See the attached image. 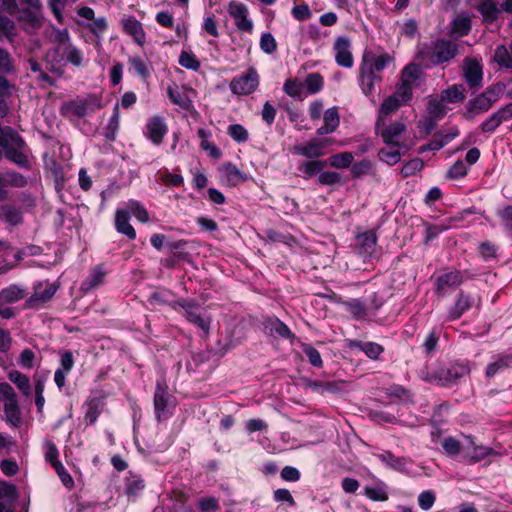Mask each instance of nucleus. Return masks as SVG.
<instances>
[{
  "instance_id": "nucleus-1",
  "label": "nucleus",
  "mask_w": 512,
  "mask_h": 512,
  "mask_svg": "<svg viewBox=\"0 0 512 512\" xmlns=\"http://www.w3.org/2000/svg\"><path fill=\"white\" fill-rule=\"evenodd\" d=\"M394 61L388 53L364 54L359 67V85L366 96H372L375 84L382 80L380 73Z\"/></svg>"
},
{
  "instance_id": "nucleus-4",
  "label": "nucleus",
  "mask_w": 512,
  "mask_h": 512,
  "mask_svg": "<svg viewBox=\"0 0 512 512\" xmlns=\"http://www.w3.org/2000/svg\"><path fill=\"white\" fill-rule=\"evenodd\" d=\"M458 54V45L447 39H437L429 45H424L417 52L422 61H429L433 65H441L451 61Z\"/></svg>"
},
{
  "instance_id": "nucleus-49",
  "label": "nucleus",
  "mask_w": 512,
  "mask_h": 512,
  "mask_svg": "<svg viewBox=\"0 0 512 512\" xmlns=\"http://www.w3.org/2000/svg\"><path fill=\"white\" fill-rule=\"evenodd\" d=\"M8 378L11 382H13L19 390H21L25 395H29L30 393V381L29 378L20 373L19 371H11L8 375Z\"/></svg>"
},
{
  "instance_id": "nucleus-33",
  "label": "nucleus",
  "mask_w": 512,
  "mask_h": 512,
  "mask_svg": "<svg viewBox=\"0 0 512 512\" xmlns=\"http://www.w3.org/2000/svg\"><path fill=\"white\" fill-rule=\"evenodd\" d=\"M472 307V299L468 295H464L463 293L459 294L457 302L455 305L449 310L448 320H456L460 318L464 312L469 310Z\"/></svg>"
},
{
  "instance_id": "nucleus-20",
  "label": "nucleus",
  "mask_w": 512,
  "mask_h": 512,
  "mask_svg": "<svg viewBox=\"0 0 512 512\" xmlns=\"http://www.w3.org/2000/svg\"><path fill=\"white\" fill-rule=\"evenodd\" d=\"M57 287L50 283H39L34 288V293L27 300L29 307H36L38 303L49 301L56 293Z\"/></svg>"
},
{
  "instance_id": "nucleus-61",
  "label": "nucleus",
  "mask_w": 512,
  "mask_h": 512,
  "mask_svg": "<svg viewBox=\"0 0 512 512\" xmlns=\"http://www.w3.org/2000/svg\"><path fill=\"white\" fill-rule=\"evenodd\" d=\"M273 499L275 502L279 503H287L289 507H294L296 502L288 489L279 488L276 489L273 493Z\"/></svg>"
},
{
  "instance_id": "nucleus-51",
  "label": "nucleus",
  "mask_w": 512,
  "mask_h": 512,
  "mask_svg": "<svg viewBox=\"0 0 512 512\" xmlns=\"http://www.w3.org/2000/svg\"><path fill=\"white\" fill-rule=\"evenodd\" d=\"M303 84L304 89L306 88L310 94H315L323 87V77L319 73H310Z\"/></svg>"
},
{
  "instance_id": "nucleus-46",
  "label": "nucleus",
  "mask_w": 512,
  "mask_h": 512,
  "mask_svg": "<svg viewBox=\"0 0 512 512\" xmlns=\"http://www.w3.org/2000/svg\"><path fill=\"white\" fill-rule=\"evenodd\" d=\"M325 164L326 162L321 160L307 161L301 164L298 170L305 178H310L320 173Z\"/></svg>"
},
{
  "instance_id": "nucleus-31",
  "label": "nucleus",
  "mask_w": 512,
  "mask_h": 512,
  "mask_svg": "<svg viewBox=\"0 0 512 512\" xmlns=\"http://www.w3.org/2000/svg\"><path fill=\"white\" fill-rule=\"evenodd\" d=\"M27 295L26 290L18 285L12 284L0 291V300L7 305L16 303Z\"/></svg>"
},
{
  "instance_id": "nucleus-34",
  "label": "nucleus",
  "mask_w": 512,
  "mask_h": 512,
  "mask_svg": "<svg viewBox=\"0 0 512 512\" xmlns=\"http://www.w3.org/2000/svg\"><path fill=\"white\" fill-rule=\"evenodd\" d=\"M400 144H387L378 152L379 159L388 165H395L401 160Z\"/></svg>"
},
{
  "instance_id": "nucleus-52",
  "label": "nucleus",
  "mask_w": 512,
  "mask_h": 512,
  "mask_svg": "<svg viewBox=\"0 0 512 512\" xmlns=\"http://www.w3.org/2000/svg\"><path fill=\"white\" fill-rule=\"evenodd\" d=\"M129 64L136 74H138L143 80H146L150 76V69L147 63L139 56H134L129 59Z\"/></svg>"
},
{
  "instance_id": "nucleus-50",
  "label": "nucleus",
  "mask_w": 512,
  "mask_h": 512,
  "mask_svg": "<svg viewBox=\"0 0 512 512\" xmlns=\"http://www.w3.org/2000/svg\"><path fill=\"white\" fill-rule=\"evenodd\" d=\"M63 50V57L70 62L71 64L75 66H81L83 62V55L82 52L73 46L72 44H69L62 48Z\"/></svg>"
},
{
  "instance_id": "nucleus-47",
  "label": "nucleus",
  "mask_w": 512,
  "mask_h": 512,
  "mask_svg": "<svg viewBox=\"0 0 512 512\" xmlns=\"http://www.w3.org/2000/svg\"><path fill=\"white\" fill-rule=\"evenodd\" d=\"M145 488L144 480L137 475H131L126 479V494L128 496L136 497Z\"/></svg>"
},
{
  "instance_id": "nucleus-28",
  "label": "nucleus",
  "mask_w": 512,
  "mask_h": 512,
  "mask_svg": "<svg viewBox=\"0 0 512 512\" xmlns=\"http://www.w3.org/2000/svg\"><path fill=\"white\" fill-rule=\"evenodd\" d=\"M0 179L2 180V188L4 190V197L0 198V201H4L8 196V191L6 189L7 186L21 188L27 184L26 178L22 174L15 171L6 172L5 177L0 175Z\"/></svg>"
},
{
  "instance_id": "nucleus-56",
  "label": "nucleus",
  "mask_w": 512,
  "mask_h": 512,
  "mask_svg": "<svg viewBox=\"0 0 512 512\" xmlns=\"http://www.w3.org/2000/svg\"><path fill=\"white\" fill-rule=\"evenodd\" d=\"M412 90V85L401 80L392 96L405 104L412 98Z\"/></svg>"
},
{
  "instance_id": "nucleus-14",
  "label": "nucleus",
  "mask_w": 512,
  "mask_h": 512,
  "mask_svg": "<svg viewBox=\"0 0 512 512\" xmlns=\"http://www.w3.org/2000/svg\"><path fill=\"white\" fill-rule=\"evenodd\" d=\"M335 61L344 68H351L354 60L351 53V42L347 37L340 36L334 43Z\"/></svg>"
},
{
  "instance_id": "nucleus-60",
  "label": "nucleus",
  "mask_w": 512,
  "mask_h": 512,
  "mask_svg": "<svg viewBox=\"0 0 512 512\" xmlns=\"http://www.w3.org/2000/svg\"><path fill=\"white\" fill-rule=\"evenodd\" d=\"M444 101H441V98L439 99H431L428 102V112L433 115L434 117L441 118L447 113V109L444 105Z\"/></svg>"
},
{
  "instance_id": "nucleus-9",
  "label": "nucleus",
  "mask_w": 512,
  "mask_h": 512,
  "mask_svg": "<svg viewBox=\"0 0 512 512\" xmlns=\"http://www.w3.org/2000/svg\"><path fill=\"white\" fill-rule=\"evenodd\" d=\"M496 451L490 447L478 445L472 436L463 437L462 459L470 464L477 463L488 456L496 455Z\"/></svg>"
},
{
  "instance_id": "nucleus-27",
  "label": "nucleus",
  "mask_w": 512,
  "mask_h": 512,
  "mask_svg": "<svg viewBox=\"0 0 512 512\" xmlns=\"http://www.w3.org/2000/svg\"><path fill=\"white\" fill-rule=\"evenodd\" d=\"M465 97V88L462 84H453L440 93L441 101L451 104L461 103Z\"/></svg>"
},
{
  "instance_id": "nucleus-6",
  "label": "nucleus",
  "mask_w": 512,
  "mask_h": 512,
  "mask_svg": "<svg viewBox=\"0 0 512 512\" xmlns=\"http://www.w3.org/2000/svg\"><path fill=\"white\" fill-rule=\"evenodd\" d=\"M470 369L464 362L451 363L446 367L439 368L434 372L433 380L441 386H451L458 379L467 375Z\"/></svg>"
},
{
  "instance_id": "nucleus-40",
  "label": "nucleus",
  "mask_w": 512,
  "mask_h": 512,
  "mask_svg": "<svg viewBox=\"0 0 512 512\" xmlns=\"http://www.w3.org/2000/svg\"><path fill=\"white\" fill-rule=\"evenodd\" d=\"M283 90L290 97L303 100L306 97L304 84L298 80L288 79L284 83Z\"/></svg>"
},
{
  "instance_id": "nucleus-19",
  "label": "nucleus",
  "mask_w": 512,
  "mask_h": 512,
  "mask_svg": "<svg viewBox=\"0 0 512 512\" xmlns=\"http://www.w3.org/2000/svg\"><path fill=\"white\" fill-rule=\"evenodd\" d=\"M89 102L87 99L77 98L75 100L64 103L61 106V113L67 118H82L88 114Z\"/></svg>"
},
{
  "instance_id": "nucleus-5",
  "label": "nucleus",
  "mask_w": 512,
  "mask_h": 512,
  "mask_svg": "<svg viewBox=\"0 0 512 512\" xmlns=\"http://www.w3.org/2000/svg\"><path fill=\"white\" fill-rule=\"evenodd\" d=\"M260 77L255 68L250 67L243 74L234 77L230 82V90L238 96L249 95L259 86Z\"/></svg>"
},
{
  "instance_id": "nucleus-59",
  "label": "nucleus",
  "mask_w": 512,
  "mask_h": 512,
  "mask_svg": "<svg viewBox=\"0 0 512 512\" xmlns=\"http://www.w3.org/2000/svg\"><path fill=\"white\" fill-rule=\"evenodd\" d=\"M0 216L13 225L18 224L21 221L20 212L9 205L0 208Z\"/></svg>"
},
{
  "instance_id": "nucleus-62",
  "label": "nucleus",
  "mask_w": 512,
  "mask_h": 512,
  "mask_svg": "<svg viewBox=\"0 0 512 512\" xmlns=\"http://www.w3.org/2000/svg\"><path fill=\"white\" fill-rule=\"evenodd\" d=\"M423 161L420 158H415L405 163L401 169V173L404 177L414 175L416 172L423 168Z\"/></svg>"
},
{
  "instance_id": "nucleus-38",
  "label": "nucleus",
  "mask_w": 512,
  "mask_h": 512,
  "mask_svg": "<svg viewBox=\"0 0 512 512\" xmlns=\"http://www.w3.org/2000/svg\"><path fill=\"white\" fill-rule=\"evenodd\" d=\"M422 75V69L419 65L410 63L404 67L401 74V80L414 86L418 82Z\"/></svg>"
},
{
  "instance_id": "nucleus-44",
  "label": "nucleus",
  "mask_w": 512,
  "mask_h": 512,
  "mask_svg": "<svg viewBox=\"0 0 512 512\" xmlns=\"http://www.w3.org/2000/svg\"><path fill=\"white\" fill-rule=\"evenodd\" d=\"M167 94H168V97L170 99V101L181 107V108H184V109H188L189 106H190V101L188 100V98L186 96H184L178 86L176 84H173V85H170L168 86L167 88Z\"/></svg>"
},
{
  "instance_id": "nucleus-35",
  "label": "nucleus",
  "mask_w": 512,
  "mask_h": 512,
  "mask_svg": "<svg viewBox=\"0 0 512 512\" xmlns=\"http://www.w3.org/2000/svg\"><path fill=\"white\" fill-rule=\"evenodd\" d=\"M363 493L368 499L372 501L382 502L388 500L387 485L382 481H379L373 486H365Z\"/></svg>"
},
{
  "instance_id": "nucleus-39",
  "label": "nucleus",
  "mask_w": 512,
  "mask_h": 512,
  "mask_svg": "<svg viewBox=\"0 0 512 512\" xmlns=\"http://www.w3.org/2000/svg\"><path fill=\"white\" fill-rule=\"evenodd\" d=\"M493 58L501 68H512V54L505 45H499L495 48Z\"/></svg>"
},
{
  "instance_id": "nucleus-26",
  "label": "nucleus",
  "mask_w": 512,
  "mask_h": 512,
  "mask_svg": "<svg viewBox=\"0 0 512 512\" xmlns=\"http://www.w3.org/2000/svg\"><path fill=\"white\" fill-rule=\"evenodd\" d=\"M115 226L119 233L127 236L129 239L133 240L136 238V231L129 222L128 211L123 209L116 211Z\"/></svg>"
},
{
  "instance_id": "nucleus-8",
  "label": "nucleus",
  "mask_w": 512,
  "mask_h": 512,
  "mask_svg": "<svg viewBox=\"0 0 512 512\" xmlns=\"http://www.w3.org/2000/svg\"><path fill=\"white\" fill-rule=\"evenodd\" d=\"M175 310H178V307L184 310V315L188 321L197 325L200 329L207 332L209 330L210 320L206 317L198 304L191 300H178L175 301L172 305Z\"/></svg>"
},
{
  "instance_id": "nucleus-7",
  "label": "nucleus",
  "mask_w": 512,
  "mask_h": 512,
  "mask_svg": "<svg viewBox=\"0 0 512 512\" xmlns=\"http://www.w3.org/2000/svg\"><path fill=\"white\" fill-rule=\"evenodd\" d=\"M227 12L239 31L249 34L253 32V20L249 17L248 7L244 3L236 0L230 1L227 5Z\"/></svg>"
},
{
  "instance_id": "nucleus-11",
  "label": "nucleus",
  "mask_w": 512,
  "mask_h": 512,
  "mask_svg": "<svg viewBox=\"0 0 512 512\" xmlns=\"http://www.w3.org/2000/svg\"><path fill=\"white\" fill-rule=\"evenodd\" d=\"M463 76L470 89H478L482 86L483 67L479 60L467 58L463 64Z\"/></svg>"
},
{
  "instance_id": "nucleus-45",
  "label": "nucleus",
  "mask_w": 512,
  "mask_h": 512,
  "mask_svg": "<svg viewBox=\"0 0 512 512\" xmlns=\"http://www.w3.org/2000/svg\"><path fill=\"white\" fill-rule=\"evenodd\" d=\"M442 448L444 452L450 457H455L458 455L462 457L463 440L458 441L453 437H447L442 442Z\"/></svg>"
},
{
  "instance_id": "nucleus-29",
  "label": "nucleus",
  "mask_w": 512,
  "mask_h": 512,
  "mask_svg": "<svg viewBox=\"0 0 512 512\" xmlns=\"http://www.w3.org/2000/svg\"><path fill=\"white\" fill-rule=\"evenodd\" d=\"M376 243L377 237L373 231H366L357 236V245L360 252L366 256H371L374 253Z\"/></svg>"
},
{
  "instance_id": "nucleus-17",
  "label": "nucleus",
  "mask_w": 512,
  "mask_h": 512,
  "mask_svg": "<svg viewBox=\"0 0 512 512\" xmlns=\"http://www.w3.org/2000/svg\"><path fill=\"white\" fill-rule=\"evenodd\" d=\"M27 4H29L34 11H24L22 15V20L25 25V29L29 33H34L38 28H40L42 23V16L40 13L41 4L39 0H23Z\"/></svg>"
},
{
  "instance_id": "nucleus-53",
  "label": "nucleus",
  "mask_w": 512,
  "mask_h": 512,
  "mask_svg": "<svg viewBox=\"0 0 512 512\" xmlns=\"http://www.w3.org/2000/svg\"><path fill=\"white\" fill-rule=\"evenodd\" d=\"M227 133L237 143H244L249 139L247 129L241 124L229 125Z\"/></svg>"
},
{
  "instance_id": "nucleus-54",
  "label": "nucleus",
  "mask_w": 512,
  "mask_h": 512,
  "mask_svg": "<svg viewBox=\"0 0 512 512\" xmlns=\"http://www.w3.org/2000/svg\"><path fill=\"white\" fill-rule=\"evenodd\" d=\"M224 176L227 184L230 186H236L246 180V177L241 173V171L236 166L232 165L226 167Z\"/></svg>"
},
{
  "instance_id": "nucleus-57",
  "label": "nucleus",
  "mask_w": 512,
  "mask_h": 512,
  "mask_svg": "<svg viewBox=\"0 0 512 512\" xmlns=\"http://www.w3.org/2000/svg\"><path fill=\"white\" fill-rule=\"evenodd\" d=\"M346 310L356 319H362L366 316V308L364 304L357 299H353L344 303Z\"/></svg>"
},
{
  "instance_id": "nucleus-25",
  "label": "nucleus",
  "mask_w": 512,
  "mask_h": 512,
  "mask_svg": "<svg viewBox=\"0 0 512 512\" xmlns=\"http://www.w3.org/2000/svg\"><path fill=\"white\" fill-rule=\"evenodd\" d=\"M389 468L401 472L408 473V464L410 461L405 457H396L389 451H385L377 456Z\"/></svg>"
},
{
  "instance_id": "nucleus-18",
  "label": "nucleus",
  "mask_w": 512,
  "mask_h": 512,
  "mask_svg": "<svg viewBox=\"0 0 512 512\" xmlns=\"http://www.w3.org/2000/svg\"><path fill=\"white\" fill-rule=\"evenodd\" d=\"M168 128L161 116H154L146 124V136L155 145H159L167 134Z\"/></svg>"
},
{
  "instance_id": "nucleus-42",
  "label": "nucleus",
  "mask_w": 512,
  "mask_h": 512,
  "mask_svg": "<svg viewBox=\"0 0 512 512\" xmlns=\"http://www.w3.org/2000/svg\"><path fill=\"white\" fill-rule=\"evenodd\" d=\"M3 407L7 420L13 425H17L20 422V409L17 399H8L4 401Z\"/></svg>"
},
{
  "instance_id": "nucleus-43",
  "label": "nucleus",
  "mask_w": 512,
  "mask_h": 512,
  "mask_svg": "<svg viewBox=\"0 0 512 512\" xmlns=\"http://www.w3.org/2000/svg\"><path fill=\"white\" fill-rule=\"evenodd\" d=\"M354 155L351 152H342L329 158V164L337 169H345L352 165Z\"/></svg>"
},
{
  "instance_id": "nucleus-63",
  "label": "nucleus",
  "mask_w": 512,
  "mask_h": 512,
  "mask_svg": "<svg viewBox=\"0 0 512 512\" xmlns=\"http://www.w3.org/2000/svg\"><path fill=\"white\" fill-rule=\"evenodd\" d=\"M468 167L462 160H457L448 170V177L459 179L467 174Z\"/></svg>"
},
{
  "instance_id": "nucleus-37",
  "label": "nucleus",
  "mask_w": 512,
  "mask_h": 512,
  "mask_svg": "<svg viewBox=\"0 0 512 512\" xmlns=\"http://www.w3.org/2000/svg\"><path fill=\"white\" fill-rule=\"evenodd\" d=\"M401 105H403V103L394 96L391 95L387 97L381 104L377 120H387V118L392 113L396 112Z\"/></svg>"
},
{
  "instance_id": "nucleus-32",
  "label": "nucleus",
  "mask_w": 512,
  "mask_h": 512,
  "mask_svg": "<svg viewBox=\"0 0 512 512\" xmlns=\"http://www.w3.org/2000/svg\"><path fill=\"white\" fill-rule=\"evenodd\" d=\"M350 347L361 350L368 358L373 360L378 359L384 352L383 346L376 342L353 341L351 342Z\"/></svg>"
},
{
  "instance_id": "nucleus-21",
  "label": "nucleus",
  "mask_w": 512,
  "mask_h": 512,
  "mask_svg": "<svg viewBox=\"0 0 512 512\" xmlns=\"http://www.w3.org/2000/svg\"><path fill=\"white\" fill-rule=\"evenodd\" d=\"M123 30L130 35L134 41L143 46L146 42V34L140 21L134 17H127L122 20Z\"/></svg>"
},
{
  "instance_id": "nucleus-41",
  "label": "nucleus",
  "mask_w": 512,
  "mask_h": 512,
  "mask_svg": "<svg viewBox=\"0 0 512 512\" xmlns=\"http://www.w3.org/2000/svg\"><path fill=\"white\" fill-rule=\"evenodd\" d=\"M512 363V355L499 356L494 362L490 363L486 368V376L493 377L498 372L504 370Z\"/></svg>"
},
{
  "instance_id": "nucleus-55",
  "label": "nucleus",
  "mask_w": 512,
  "mask_h": 512,
  "mask_svg": "<svg viewBox=\"0 0 512 512\" xmlns=\"http://www.w3.org/2000/svg\"><path fill=\"white\" fill-rule=\"evenodd\" d=\"M179 64L189 70L197 71L200 68V62L197 57L187 51H182L179 56Z\"/></svg>"
},
{
  "instance_id": "nucleus-16",
  "label": "nucleus",
  "mask_w": 512,
  "mask_h": 512,
  "mask_svg": "<svg viewBox=\"0 0 512 512\" xmlns=\"http://www.w3.org/2000/svg\"><path fill=\"white\" fill-rule=\"evenodd\" d=\"M169 401L170 395L167 385L163 381L158 380L154 394V408L159 421L168 417L166 409L169 405Z\"/></svg>"
},
{
  "instance_id": "nucleus-64",
  "label": "nucleus",
  "mask_w": 512,
  "mask_h": 512,
  "mask_svg": "<svg viewBox=\"0 0 512 512\" xmlns=\"http://www.w3.org/2000/svg\"><path fill=\"white\" fill-rule=\"evenodd\" d=\"M435 499H436L435 494L432 491H430V490L423 491L420 493V495L418 497V504L421 509L427 511L432 508V506L434 505Z\"/></svg>"
},
{
  "instance_id": "nucleus-13",
  "label": "nucleus",
  "mask_w": 512,
  "mask_h": 512,
  "mask_svg": "<svg viewBox=\"0 0 512 512\" xmlns=\"http://www.w3.org/2000/svg\"><path fill=\"white\" fill-rule=\"evenodd\" d=\"M328 146V140L313 138L306 144H297L293 151L309 159L319 158L325 154V148Z\"/></svg>"
},
{
  "instance_id": "nucleus-10",
  "label": "nucleus",
  "mask_w": 512,
  "mask_h": 512,
  "mask_svg": "<svg viewBox=\"0 0 512 512\" xmlns=\"http://www.w3.org/2000/svg\"><path fill=\"white\" fill-rule=\"evenodd\" d=\"M376 133L379 134L386 144H400L399 139L405 131L406 126L401 121L388 123L387 120H377L375 125Z\"/></svg>"
},
{
  "instance_id": "nucleus-22",
  "label": "nucleus",
  "mask_w": 512,
  "mask_h": 512,
  "mask_svg": "<svg viewBox=\"0 0 512 512\" xmlns=\"http://www.w3.org/2000/svg\"><path fill=\"white\" fill-rule=\"evenodd\" d=\"M477 10L482 16V20L486 24H491L497 21L501 10V5L498 6L495 0H481L477 5Z\"/></svg>"
},
{
  "instance_id": "nucleus-23",
  "label": "nucleus",
  "mask_w": 512,
  "mask_h": 512,
  "mask_svg": "<svg viewBox=\"0 0 512 512\" xmlns=\"http://www.w3.org/2000/svg\"><path fill=\"white\" fill-rule=\"evenodd\" d=\"M464 280L462 273L458 270H452L440 275L436 281L437 291L445 293L449 288L458 287Z\"/></svg>"
},
{
  "instance_id": "nucleus-12",
  "label": "nucleus",
  "mask_w": 512,
  "mask_h": 512,
  "mask_svg": "<svg viewBox=\"0 0 512 512\" xmlns=\"http://www.w3.org/2000/svg\"><path fill=\"white\" fill-rule=\"evenodd\" d=\"M512 118V103H509L488 116L479 128L483 133H493L505 121Z\"/></svg>"
},
{
  "instance_id": "nucleus-58",
  "label": "nucleus",
  "mask_w": 512,
  "mask_h": 512,
  "mask_svg": "<svg viewBox=\"0 0 512 512\" xmlns=\"http://www.w3.org/2000/svg\"><path fill=\"white\" fill-rule=\"evenodd\" d=\"M373 168V163L369 159H363L351 166V175L353 178H360L369 174Z\"/></svg>"
},
{
  "instance_id": "nucleus-36",
  "label": "nucleus",
  "mask_w": 512,
  "mask_h": 512,
  "mask_svg": "<svg viewBox=\"0 0 512 512\" xmlns=\"http://www.w3.org/2000/svg\"><path fill=\"white\" fill-rule=\"evenodd\" d=\"M266 328L269 330L270 335L281 338L292 337V332L289 327L279 319H271L267 322Z\"/></svg>"
},
{
  "instance_id": "nucleus-15",
  "label": "nucleus",
  "mask_w": 512,
  "mask_h": 512,
  "mask_svg": "<svg viewBox=\"0 0 512 512\" xmlns=\"http://www.w3.org/2000/svg\"><path fill=\"white\" fill-rule=\"evenodd\" d=\"M107 270L103 264L93 267L87 277L82 281L80 290L84 293L92 292L105 283Z\"/></svg>"
},
{
  "instance_id": "nucleus-24",
  "label": "nucleus",
  "mask_w": 512,
  "mask_h": 512,
  "mask_svg": "<svg viewBox=\"0 0 512 512\" xmlns=\"http://www.w3.org/2000/svg\"><path fill=\"white\" fill-rule=\"evenodd\" d=\"M324 125L317 129L318 135L333 133L340 124V116L337 107H331L323 113Z\"/></svg>"
},
{
  "instance_id": "nucleus-30",
  "label": "nucleus",
  "mask_w": 512,
  "mask_h": 512,
  "mask_svg": "<svg viewBox=\"0 0 512 512\" xmlns=\"http://www.w3.org/2000/svg\"><path fill=\"white\" fill-rule=\"evenodd\" d=\"M471 30V17L467 13H460L451 22V32L458 37L467 35Z\"/></svg>"
},
{
  "instance_id": "nucleus-2",
  "label": "nucleus",
  "mask_w": 512,
  "mask_h": 512,
  "mask_svg": "<svg viewBox=\"0 0 512 512\" xmlns=\"http://www.w3.org/2000/svg\"><path fill=\"white\" fill-rule=\"evenodd\" d=\"M0 146L6 159L21 168L30 166L25 152V142L16 131L9 127L0 126Z\"/></svg>"
},
{
  "instance_id": "nucleus-3",
  "label": "nucleus",
  "mask_w": 512,
  "mask_h": 512,
  "mask_svg": "<svg viewBox=\"0 0 512 512\" xmlns=\"http://www.w3.org/2000/svg\"><path fill=\"white\" fill-rule=\"evenodd\" d=\"M503 87L495 84L487 87L482 93L468 100L463 111V117L468 121L488 112L501 98Z\"/></svg>"
},
{
  "instance_id": "nucleus-48",
  "label": "nucleus",
  "mask_w": 512,
  "mask_h": 512,
  "mask_svg": "<svg viewBox=\"0 0 512 512\" xmlns=\"http://www.w3.org/2000/svg\"><path fill=\"white\" fill-rule=\"evenodd\" d=\"M128 214L131 213L140 222L146 223L149 221V213L145 207L136 200H130L127 203Z\"/></svg>"
}]
</instances>
